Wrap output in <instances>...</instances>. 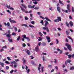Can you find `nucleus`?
<instances>
[{"label":"nucleus","instance_id":"1","mask_svg":"<svg viewBox=\"0 0 74 74\" xmlns=\"http://www.w3.org/2000/svg\"><path fill=\"white\" fill-rule=\"evenodd\" d=\"M40 18H42V19L43 20H44V19H46V20L47 21H49V22H51V20L49 19V18H48V17H45V18H44V17L41 16H40Z\"/></svg>","mask_w":74,"mask_h":74},{"label":"nucleus","instance_id":"2","mask_svg":"<svg viewBox=\"0 0 74 74\" xmlns=\"http://www.w3.org/2000/svg\"><path fill=\"white\" fill-rule=\"evenodd\" d=\"M57 19H55L54 20V22H59L60 21H62L61 17L58 16L57 17Z\"/></svg>","mask_w":74,"mask_h":74},{"label":"nucleus","instance_id":"3","mask_svg":"<svg viewBox=\"0 0 74 74\" xmlns=\"http://www.w3.org/2000/svg\"><path fill=\"white\" fill-rule=\"evenodd\" d=\"M66 46L67 47L68 49L69 50V51H71V46L70 45H69V44L66 43L65 44Z\"/></svg>","mask_w":74,"mask_h":74},{"label":"nucleus","instance_id":"4","mask_svg":"<svg viewBox=\"0 0 74 74\" xmlns=\"http://www.w3.org/2000/svg\"><path fill=\"white\" fill-rule=\"evenodd\" d=\"M6 7L8 8H9L10 10H14V9L13 8H11V6L10 5H9L8 6V5L7 4H6Z\"/></svg>","mask_w":74,"mask_h":74},{"label":"nucleus","instance_id":"5","mask_svg":"<svg viewBox=\"0 0 74 74\" xmlns=\"http://www.w3.org/2000/svg\"><path fill=\"white\" fill-rule=\"evenodd\" d=\"M20 7L22 11H23V12H25V13L26 14H27V13H29L28 12V11H25V9H24V8H22V7L20 6Z\"/></svg>","mask_w":74,"mask_h":74},{"label":"nucleus","instance_id":"6","mask_svg":"<svg viewBox=\"0 0 74 74\" xmlns=\"http://www.w3.org/2000/svg\"><path fill=\"white\" fill-rule=\"evenodd\" d=\"M71 62V60H66V62L65 61V62L66 65L67 66V63H70Z\"/></svg>","mask_w":74,"mask_h":74},{"label":"nucleus","instance_id":"7","mask_svg":"<svg viewBox=\"0 0 74 74\" xmlns=\"http://www.w3.org/2000/svg\"><path fill=\"white\" fill-rule=\"evenodd\" d=\"M25 51H26V53L28 55H30V52L29 50L25 49Z\"/></svg>","mask_w":74,"mask_h":74},{"label":"nucleus","instance_id":"8","mask_svg":"<svg viewBox=\"0 0 74 74\" xmlns=\"http://www.w3.org/2000/svg\"><path fill=\"white\" fill-rule=\"evenodd\" d=\"M36 5H33L32 6H31L30 5H29L28 6V8H34V7H35Z\"/></svg>","mask_w":74,"mask_h":74},{"label":"nucleus","instance_id":"9","mask_svg":"<svg viewBox=\"0 0 74 74\" xmlns=\"http://www.w3.org/2000/svg\"><path fill=\"white\" fill-rule=\"evenodd\" d=\"M45 27H47V26L48 25V24H49V23L46 20H45Z\"/></svg>","mask_w":74,"mask_h":74},{"label":"nucleus","instance_id":"10","mask_svg":"<svg viewBox=\"0 0 74 74\" xmlns=\"http://www.w3.org/2000/svg\"><path fill=\"white\" fill-rule=\"evenodd\" d=\"M9 21H10L11 23H16V22L14 20H12L11 18L9 19Z\"/></svg>","mask_w":74,"mask_h":74},{"label":"nucleus","instance_id":"11","mask_svg":"<svg viewBox=\"0 0 74 74\" xmlns=\"http://www.w3.org/2000/svg\"><path fill=\"white\" fill-rule=\"evenodd\" d=\"M43 30H47V32H49V29H48V28L47 27H43Z\"/></svg>","mask_w":74,"mask_h":74},{"label":"nucleus","instance_id":"12","mask_svg":"<svg viewBox=\"0 0 74 74\" xmlns=\"http://www.w3.org/2000/svg\"><path fill=\"white\" fill-rule=\"evenodd\" d=\"M47 40L48 42H49L51 41V40L50 37L49 36H47Z\"/></svg>","mask_w":74,"mask_h":74},{"label":"nucleus","instance_id":"13","mask_svg":"<svg viewBox=\"0 0 74 74\" xmlns=\"http://www.w3.org/2000/svg\"><path fill=\"white\" fill-rule=\"evenodd\" d=\"M69 23L71 27H72L73 26V23L72 21H70Z\"/></svg>","mask_w":74,"mask_h":74},{"label":"nucleus","instance_id":"14","mask_svg":"<svg viewBox=\"0 0 74 74\" xmlns=\"http://www.w3.org/2000/svg\"><path fill=\"white\" fill-rule=\"evenodd\" d=\"M61 8H60V7L59 6H58L57 8V10L59 12H60V10Z\"/></svg>","mask_w":74,"mask_h":74},{"label":"nucleus","instance_id":"15","mask_svg":"<svg viewBox=\"0 0 74 74\" xmlns=\"http://www.w3.org/2000/svg\"><path fill=\"white\" fill-rule=\"evenodd\" d=\"M67 9H68V11H69V12H71V10H70V5H67Z\"/></svg>","mask_w":74,"mask_h":74},{"label":"nucleus","instance_id":"16","mask_svg":"<svg viewBox=\"0 0 74 74\" xmlns=\"http://www.w3.org/2000/svg\"><path fill=\"white\" fill-rule=\"evenodd\" d=\"M21 5H22L24 8H25V10H26V8H27V6H26L25 5H24V4H22Z\"/></svg>","mask_w":74,"mask_h":74},{"label":"nucleus","instance_id":"17","mask_svg":"<svg viewBox=\"0 0 74 74\" xmlns=\"http://www.w3.org/2000/svg\"><path fill=\"white\" fill-rule=\"evenodd\" d=\"M8 41H9V42H12V39H10L9 38H8Z\"/></svg>","mask_w":74,"mask_h":74},{"label":"nucleus","instance_id":"18","mask_svg":"<svg viewBox=\"0 0 74 74\" xmlns=\"http://www.w3.org/2000/svg\"><path fill=\"white\" fill-rule=\"evenodd\" d=\"M65 24H66V26H67V27H70V25H69V23H68V22H66L65 23Z\"/></svg>","mask_w":74,"mask_h":74},{"label":"nucleus","instance_id":"19","mask_svg":"<svg viewBox=\"0 0 74 74\" xmlns=\"http://www.w3.org/2000/svg\"><path fill=\"white\" fill-rule=\"evenodd\" d=\"M22 26H25V27H29V26H28L27 25L25 24H22L21 25Z\"/></svg>","mask_w":74,"mask_h":74},{"label":"nucleus","instance_id":"20","mask_svg":"<svg viewBox=\"0 0 74 74\" xmlns=\"http://www.w3.org/2000/svg\"><path fill=\"white\" fill-rule=\"evenodd\" d=\"M35 51L36 52H38V46H37L36 47Z\"/></svg>","mask_w":74,"mask_h":74},{"label":"nucleus","instance_id":"21","mask_svg":"<svg viewBox=\"0 0 74 74\" xmlns=\"http://www.w3.org/2000/svg\"><path fill=\"white\" fill-rule=\"evenodd\" d=\"M68 38H69V39H70L73 42V39H72V38H71L70 37V36H68L67 37Z\"/></svg>","mask_w":74,"mask_h":74},{"label":"nucleus","instance_id":"22","mask_svg":"<svg viewBox=\"0 0 74 74\" xmlns=\"http://www.w3.org/2000/svg\"><path fill=\"white\" fill-rule=\"evenodd\" d=\"M66 33L67 35H69V34H70V32H69L68 31H66Z\"/></svg>","mask_w":74,"mask_h":74},{"label":"nucleus","instance_id":"23","mask_svg":"<svg viewBox=\"0 0 74 74\" xmlns=\"http://www.w3.org/2000/svg\"><path fill=\"white\" fill-rule=\"evenodd\" d=\"M6 36L7 37H11V35L10 34H8Z\"/></svg>","mask_w":74,"mask_h":74},{"label":"nucleus","instance_id":"24","mask_svg":"<svg viewBox=\"0 0 74 74\" xmlns=\"http://www.w3.org/2000/svg\"><path fill=\"white\" fill-rule=\"evenodd\" d=\"M59 3H60L61 4H62L63 5H64V4H63V3H62V1H60V0H59Z\"/></svg>","mask_w":74,"mask_h":74},{"label":"nucleus","instance_id":"25","mask_svg":"<svg viewBox=\"0 0 74 74\" xmlns=\"http://www.w3.org/2000/svg\"><path fill=\"white\" fill-rule=\"evenodd\" d=\"M40 23H42V25H44V21L42 20L40 21Z\"/></svg>","mask_w":74,"mask_h":74},{"label":"nucleus","instance_id":"26","mask_svg":"<svg viewBox=\"0 0 74 74\" xmlns=\"http://www.w3.org/2000/svg\"><path fill=\"white\" fill-rule=\"evenodd\" d=\"M68 56L69 57V59H71V56H72V55L71 54L68 55Z\"/></svg>","mask_w":74,"mask_h":74},{"label":"nucleus","instance_id":"27","mask_svg":"<svg viewBox=\"0 0 74 74\" xmlns=\"http://www.w3.org/2000/svg\"><path fill=\"white\" fill-rule=\"evenodd\" d=\"M41 69L43 73V72H44V67L42 66L41 67Z\"/></svg>","mask_w":74,"mask_h":74},{"label":"nucleus","instance_id":"28","mask_svg":"<svg viewBox=\"0 0 74 74\" xmlns=\"http://www.w3.org/2000/svg\"><path fill=\"white\" fill-rule=\"evenodd\" d=\"M26 39H27V40L28 41H30V39L29 38V37L27 36L26 37Z\"/></svg>","mask_w":74,"mask_h":74},{"label":"nucleus","instance_id":"29","mask_svg":"<svg viewBox=\"0 0 74 74\" xmlns=\"http://www.w3.org/2000/svg\"><path fill=\"white\" fill-rule=\"evenodd\" d=\"M38 38L40 39H38V41H42V38H41L40 37H38Z\"/></svg>","mask_w":74,"mask_h":74},{"label":"nucleus","instance_id":"30","mask_svg":"<svg viewBox=\"0 0 74 74\" xmlns=\"http://www.w3.org/2000/svg\"><path fill=\"white\" fill-rule=\"evenodd\" d=\"M22 60L23 61V62L24 63H26V60L24 58H23Z\"/></svg>","mask_w":74,"mask_h":74},{"label":"nucleus","instance_id":"31","mask_svg":"<svg viewBox=\"0 0 74 74\" xmlns=\"http://www.w3.org/2000/svg\"><path fill=\"white\" fill-rule=\"evenodd\" d=\"M39 9H40V8H39V7H35L34 8V10H38Z\"/></svg>","mask_w":74,"mask_h":74},{"label":"nucleus","instance_id":"32","mask_svg":"<svg viewBox=\"0 0 74 74\" xmlns=\"http://www.w3.org/2000/svg\"><path fill=\"white\" fill-rule=\"evenodd\" d=\"M20 38H21V36H19L17 38V40L18 41H19L20 39Z\"/></svg>","mask_w":74,"mask_h":74},{"label":"nucleus","instance_id":"33","mask_svg":"<svg viewBox=\"0 0 74 74\" xmlns=\"http://www.w3.org/2000/svg\"><path fill=\"white\" fill-rule=\"evenodd\" d=\"M22 37H23L24 38H26V35H24L22 36Z\"/></svg>","mask_w":74,"mask_h":74},{"label":"nucleus","instance_id":"34","mask_svg":"<svg viewBox=\"0 0 74 74\" xmlns=\"http://www.w3.org/2000/svg\"><path fill=\"white\" fill-rule=\"evenodd\" d=\"M29 26L30 27H34V26H33V25H29Z\"/></svg>","mask_w":74,"mask_h":74},{"label":"nucleus","instance_id":"35","mask_svg":"<svg viewBox=\"0 0 74 74\" xmlns=\"http://www.w3.org/2000/svg\"><path fill=\"white\" fill-rule=\"evenodd\" d=\"M12 35V36H16V33H15V32H13Z\"/></svg>","mask_w":74,"mask_h":74},{"label":"nucleus","instance_id":"36","mask_svg":"<svg viewBox=\"0 0 74 74\" xmlns=\"http://www.w3.org/2000/svg\"><path fill=\"white\" fill-rule=\"evenodd\" d=\"M25 20H26V21H27V20H28L29 18H27V17H26V16H25Z\"/></svg>","mask_w":74,"mask_h":74},{"label":"nucleus","instance_id":"37","mask_svg":"<svg viewBox=\"0 0 74 74\" xmlns=\"http://www.w3.org/2000/svg\"><path fill=\"white\" fill-rule=\"evenodd\" d=\"M74 66H72L71 68H70V69L71 70H74Z\"/></svg>","mask_w":74,"mask_h":74},{"label":"nucleus","instance_id":"38","mask_svg":"<svg viewBox=\"0 0 74 74\" xmlns=\"http://www.w3.org/2000/svg\"><path fill=\"white\" fill-rule=\"evenodd\" d=\"M42 45L43 46H45L46 45V44L45 43L43 42L42 43Z\"/></svg>","mask_w":74,"mask_h":74},{"label":"nucleus","instance_id":"39","mask_svg":"<svg viewBox=\"0 0 74 74\" xmlns=\"http://www.w3.org/2000/svg\"><path fill=\"white\" fill-rule=\"evenodd\" d=\"M16 66H17V63H15L14 64V67H16Z\"/></svg>","mask_w":74,"mask_h":74},{"label":"nucleus","instance_id":"40","mask_svg":"<svg viewBox=\"0 0 74 74\" xmlns=\"http://www.w3.org/2000/svg\"><path fill=\"white\" fill-rule=\"evenodd\" d=\"M23 47H26V44L25 43H23Z\"/></svg>","mask_w":74,"mask_h":74},{"label":"nucleus","instance_id":"41","mask_svg":"<svg viewBox=\"0 0 74 74\" xmlns=\"http://www.w3.org/2000/svg\"><path fill=\"white\" fill-rule=\"evenodd\" d=\"M30 71V69H28L27 71V73H29V72Z\"/></svg>","mask_w":74,"mask_h":74},{"label":"nucleus","instance_id":"42","mask_svg":"<svg viewBox=\"0 0 74 74\" xmlns=\"http://www.w3.org/2000/svg\"><path fill=\"white\" fill-rule=\"evenodd\" d=\"M5 63L6 64H10V62H8L7 61H6L5 62Z\"/></svg>","mask_w":74,"mask_h":74},{"label":"nucleus","instance_id":"43","mask_svg":"<svg viewBox=\"0 0 74 74\" xmlns=\"http://www.w3.org/2000/svg\"><path fill=\"white\" fill-rule=\"evenodd\" d=\"M33 3L34 4H37V3H38V2L36 1H35V2H33Z\"/></svg>","mask_w":74,"mask_h":74},{"label":"nucleus","instance_id":"44","mask_svg":"<svg viewBox=\"0 0 74 74\" xmlns=\"http://www.w3.org/2000/svg\"><path fill=\"white\" fill-rule=\"evenodd\" d=\"M6 70H8L9 69V66H6Z\"/></svg>","mask_w":74,"mask_h":74},{"label":"nucleus","instance_id":"45","mask_svg":"<svg viewBox=\"0 0 74 74\" xmlns=\"http://www.w3.org/2000/svg\"><path fill=\"white\" fill-rule=\"evenodd\" d=\"M64 11L65 12H66V13H68V12H69V11H68V10H64Z\"/></svg>","mask_w":74,"mask_h":74},{"label":"nucleus","instance_id":"46","mask_svg":"<svg viewBox=\"0 0 74 74\" xmlns=\"http://www.w3.org/2000/svg\"><path fill=\"white\" fill-rule=\"evenodd\" d=\"M4 63H2L1 64V66L2 67H4Z\"/></svg>","mask_w":74,"mask_h":74},{"label":"nucleus","instance_id":"47","mask_svg":"<svg viewBox=\"0 0 74 74\" xmlns=\"http://www.w3.org/2000/svg\"><path fill=\"white\" fill-rule=\"evenodd\" d=\"M7 59H8V60H11V59L10 57H7Z\"/></svg>","mask_w":74,"mask_h":74},{"label":"nucleus","instance_id":"48","mask_svg":"<svg viewBox=\"0 0 74 74\" xmlns=\"http://www.w3.org/2000/svg\"><path fill=\"white\" fill-rule=\"evenodd\" d=\"M48 67H50L51 68H52V65H48Z\"/></svg>","mask_w":74,"mask_h":74},{"label":"nucleus","instance_id":"49","mask_svg":"<svg viewBox=\"0 0 74 74\" xmlns=\"http://www.w3.org/2000/svg\"><path fill=\"white\" fill-rule=\"evenodd\" d=\"M55 61L54 62L55 63H57V60H56V59H54Z\"/></svg>","mask_w":74,"mask_h":74},{"label":"nucleus","instance_id":"50","mask_svg":"<svg viewBox=\"0 0 74 74\" xmlns=\"http://www.w3.org/2000/svg\"><path fill=\"white\" fill-rule=\"evenodd\" d=\"M31 23L33 25H34L35 23V22L33 21H32V22H31Z\"/></svg>","mask_w":74,"mask_h":74},{"label":"nucleus","instance_id":"51","mask_svg":"<svg viewBox=\"0 0 74 74\" xmlns=\"http://www.w3.org/2000/svg\"><path fill=\"white\" fill-rule=\"evenodd\" d=\"M14 72V70H12L10 72V73L11 74H12Z\"/></svg>","mask_w":74,"mask_h":74},{"label":"nucleus","instance_id":"52","mask_svg":"<svg viewBox=\"0 0 74 74\" xmlns=\"http://www.w3.org/2000/svg\"><path fill=\"white\" fill-rule=\"evenodd\" d=\"M56 41H57L56 44H58V43H59V40H58V39H56Z\"/></svg>","mask_w":74,"mask_h":74},{"label":"nucleus","instance_id":"53","mask_svg":"<svg viewBox=\"0 0 74 74\" xmlns=\"http://www.w3.org/2000/svg\"><path fill=\"white\" fill-rule=\"evenodd\" d=\"M6 11H7V12H9V14H11V12H10V10H7Z\"/></svg>","mask_w":74,"mask_h":74},{"label":"nucleus","instance_id":"54","mask_svg":"<svg viewBox=\"0 0 74 74\" xmlns=\"http://www.w3.org/2000/svg\"><path fill=\"white\" fill-rule=\"evenodd\" d=\"M57 50L59 52H60L61 51V50H60V49L59 48L57 49Z\"/></svg>","mask_w":74,"mask_h":74},{"label":"nucleus","instance_id":"55","mask_svg":"<svg viewBox=\"0 0 74 74\" xmlns=\"http://www.w3.org/2000/svg\"><path fill=\"white\" fill-rule=\"evenodd\" d=\"M7 25L8 26H9L10 25V23L9 22H8L7 23Z\"/></svg>","mask_w":74,"mask_h":74},{"label":"nucleus","instance_id":"56","mask_svg":"<svg viewBox=\"0 0 74 74\" xmlns=\"http://www.w3.org/2000/svg\"><path fill=\"white\" fill-rule=\"evenodd\" d=\"M41 42H40L39 43H38V45L39 46H40V45H41Z\"/></svg>","mask_w":74,"mask_h":74},{"label":"nucleus","instance_id":"57","mask_svg":"<svg viewBox=\"0 0 74 74\" xmlns=\"http://www.w3.org/2000/svg\"><path fill=\"white\" fill-rule=\"evenodd\" d=\"M3 48H7V47L6 46H3Z\"/></svg>","mask_w":74,"mask_h":74},{"label":"nucleus","instance_id":"58","mask_svg":"<svg viewBox=\"0 0 74 74\" xmlns=\"http://www.w3.org/2000/svg\"><path fill=\"white\" fill-rule=\"evenodd\" d=\"M14 29L15 30V31H17L18 30L17 29V28H16V27L14 28Z\"/></svg>","mask_w":74,"mask_h":74},{"label":"nucleus","instance_id":"59","mask_svg":"<svg viewBox=\"0 0 74 74\" xmlns=\"http://www.w3.org/2000/svg\"><path fill=\"white\" fill-rule=\"evenodd\" d=\"M30 16L33 17V14H30Z\"/></svg>","mask_w":74,"mask_h":74},{"label":"nucleus","instance_id":"60","mask_svg":"<svg viewBox=\"0 0 74 74\" xmlns=\"http://www.w3.org/2000/svg\"><path fill=\"white\" fill-rule=\"evenodd\" d=\"M43 33L44 34H45V35L46 34H47V33L45 32H43Z\"/></svg>","mask_w":74,"mask_h":74},{"label":"nucleus","instance_id":"61","mask_svg":"<svg viewBox=\"0 0 74 74\" xmlns=\"http://www.w3.org/2000/svg\"><path fill=\"white\" fill-rule=\"evenodd\" d=\"M72 56L74 59V53L72 55Z\"/></svg>","mask_w":74,"mask_h":74},{"label":"nucleus","instance_id":"62","mask_svg":"<svg viewBox=\"0 0 74 74\" xmlns=\"http://www.w3.org/2000/svg\"><path fill=\"white\" fill-rule=\"evenodd\" d=\"M69 18L70 19H72V17H71V15L69 16Z\"/></svg>","mask_w":74,"mask_h":74},{"label":"nucleus","instance_id":"63","mask_svg":"<svg viewBox=\"0 0 74 74\" xmlns=\"http://www.w3.org/2000/svg\"><path fill=\"white\" fill-rule=\"evenodd\" d=\"M38 69L39 71L40 72V67H38Z\"/></svg>","mask_w":74,"mask_h":74},{"label":"nucleus","instance_id":"64","mask_svg":"<svg viewBox=\"0 0 74 74\" xmlns=\"http://www.w3.org/2000/svg\"><path fill=\"white\" fill-rule=\"evenodd\" d=\"M32 10H30L29 12H28V13H32Z\"/></svg>","mask_w":74,"mask_h":74}]
</instances>
